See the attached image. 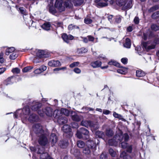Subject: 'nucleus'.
<instances>
[{
  "label": "nucleus",
  "mask_w": 159,
  "mask_h": 159,
  "mask_svg": "<svg viewBox=\"0 0 159 159\" xmlns=\"http://www.w3.org/2000/svg\"><path fill=\"white\" fill-rule=\"evenodd\" d=\"M119 142L121 143V147L122 148H126L127 152H131L132 151V147L131 146H128L126 143L128 140L129 136L127 134H125L123 135L121 131L120 132L118 136H116Z\"/></svg>",
  "instance_id": "nucleus-1"
},
{
  "label": "nucleus",
  "mask_w": 159,
  "mask_h": 159,
  "mask_svg": "<svg viewBox=\"0 0 159 159\" xmlns=\"http://www.w3.org/2000/svg\"><path fill=\"white\" fill-rule=\"evenodd\" d=\"M30 109L29 107H24L22 109L17 110L14 115L16 118L20 117L23 123L27 120V117L31 113Z\"/></svg>",
  "instance_id": "nucleus-2"
},
{
  "label": "nucleus",
  "mask_w": 159,
  "mask_h": 159,
  "mask_svg": "<svg viewBox=\"0 0 159 159\" xmlns=\"http://www.w3.org/2000/svg\"><path fill=\"white\" fill-rule=\"evenodd\" d=\"M71 113V111H69L68 110L64 109L62 108L61 111L58 110L54 111V117L57 119L58 122L60 124H63L66 123L67 122V120L65 118L64 119L62 118V117L60 118V113L63 114L66 116H68Z\"/></svg>",
  "instance_id": "nucleus-3"
},
{
  "label": "nucleus",
  "mask_w": 159,
  "mask_h": 159,
  "mask_svg": "<svg viewBox=\"0 0 159 159\" xmlns=\"http://www.w3.org/2000/svg\"><path fill=\"white\" fill-rule=\"evenodd\" d=\"M89 131L86 129L82 128L79 130L77 131L76 135L79 139L83 138L86 139L89 138Z\"/></svg>",
  "instance_id": "nucleus-4"
},
{
  "label": "nucleus",
  "mask_w": 159,
  "mask_h": 159,
  "mask_svg": "<svg viewBox=\"0 0 159 159\" xmlns=\"http://www.w3.org/2000/svg\"><path fill=\"white\" fill-rule=\"evenodd\" d=\"M117 3L124 9H129L132 7L131 0H117Z\"/></svg>",
  "instance_id": "nucleus-5"
},
{
  "label": "nucleus",
  "mask_w": 159,
  "mask_h": 159,
  "mask_svg": "<svg viewBox=\"0 0 159 159\" xmlns=\"http://www.w3.org/2000/svg\"><path fill=\"white\" fill-rule=\"evenodd\" d=\"M87 146L88 148H85L83 150V153L86 154H88L90 153V151L89 148L93 150V151L96 149L95 144L93 141L91 140L88 141L87 143Z\"/></svg>",
  "instance_id": "nucleus-6"
},
{
  "label": "nucleus",
  "mask_w": 159,
  "mask_h": 159,
  "mask_svg": "<svg viewBox=\"0 0 159 159\" xmlns=\"http://www.w3.org/2000/svg\"><path fill=\"white\" fill-rule=\"evenodd\" d=\"M54 6L58 11L62 12L65 11V7L62 0H56Z\"/></svg>",
  "instance_id": "nucleus-7"
},
{
  "label": "nucleus",
  "mask_w": 159,
  "mask_h": 159,
  "mask_svg": "<svg viewBox=\"0 0 159 159\" xmlns=\"http://www.w3.org/2000/svg\"><path fill=\"white\" fill-rule=\"evenodd\" d=\"M46 52L43 50H40L39 49H36L34 51V55L36 56L35 59L34 60V62L35 63H38L40 62V61H38L37 60V57L38 58H41L43 57H46Z\"/></svg>",
  "instance_id": "nucleus-8"
},
{
  "label": "nucleus",
  "mask_w": 159,
  "mask_h": 159,
  "mask_svg": "<svg viewBox=\"0 0 159 159\" xmlns=\"http://www.w3.org/2000/svg\"><path fill=\"white\" fill-rule=\"evenodd\" d=\"M32 130L38 136L44 134L42 126L39 124L34 125L33 126Z\"/></svg>",
  "instance_id": "nucleus-9"
},
{
  "label": "nucleus",
  "mask_w": 159,
  "mask_h": 159,
  "mask_svg": "<svg viewBox=\"0 0 159 159\" xmlns=\"http://www.w3.org/2000/svg\"><path fill=\"white\" fill-rule=\"evenodd\" d=\"M104 2H102L101 1L97 2V6L98 7H106L109 4H112L114 2V0H103Z\"/></svg>",
  "instance_id": "nucleus-10"
},
{
  "label": "nucleus",
  "mask_w": 159,
  "mask_h": 159,
  "mask_svg": "<svg viewBox=\"0 0 159 159\" xmlns=\"http://www.w3.org/2000/svg\"><path fill=\"white\" fill-rule=\"evenodd\" d=\"M39 143L42 146H45L48 143V140L47 138L44 135V134H43L39 136Z\"/></svg>",
  "instance_id": "nucleus-11"
},
{
  "label": "nucleus",
  "mask_w": 159,
  "mask_h": 159,
  "mask_svg": "<svg viewBox=\"0 0 159 159\" xmlns=\"http://www.w3.org/2000/svg\"><path fill=\"white\" fill-rule=\"evenodd\" d=\"M38 119L39 118L37 115L33 113H31L27 117V120L30 122H34L37 121Z\"/></svg>",
  "instance_id": "nucleus-12"
},
{
  "label": "nucleus",
  "mask_w": 159,
  "mask_h": 159,
  "mask_svg": "<svg viewBox=\"0 0 159 159\" xmlns=\"http://www.w3.org/2000/svg\"><path fill=\"white\" fill-rule=\"evenodd\" d=\"M45 114L47 116L52 117V116L54 117V112L53 113L52 109L50 107H47L44 109Z\"/></svg>",
  "instance_id": "nucleus-13"
},
{
  "label": "nucleus",
  "mask_w": 159,
  "mask_h": 159,
  "mask_svg": "<svg viewBox=\"0 0 159 159\" xmlns=\"http://www.w3.org/2000/svg\"><path fill=\"white\" fill-rule=\"evenodd\" d=\"M63 130L66 133L68 134L69 137L72 135V133L71 132V129L70 126L67 125H65L63 126Z\"/></svg>",
  "instance_id": "nucleus-14"
},
{
  "label": "nucleus",
  "mask_w": 159,
  "mask_h": 159,
  "mask_svg": "<svg viewBox=\"0 0 159 159\" xmlns=\"http://www.w3.org/2000/svg\"><path fill=\"white\" fill-rule=\"evenodd\" d=\"M15 80L16 78L14 76H11L5 80L4 84L7 85L11 84L16 82Z\"/></svg>",
  "instance_id": "nucleus-15"
},
{
  "label": "nucleus",
  "mask_w": 159,
  "mask_h": 159,
  "mask_svg": "<svg viewBox=\"0 0 159 159\" xmlns=\"http://www.w3.org/2000/svg\"><path fill=\"white\" fill-rule=\"evenodd\" d=\"M42 106L41 104L38 102H33L32 105L31 109L33 111H37Z\"/></svg>",
  "instance_id": "nucleus-16"
},
{
  "label": "nucleus",
  "mask_w": 159,
  "mask_h": 159,
  "mask_svg": "<svg viewBox=\"0 0 159 159\" xmlns=\"http://www.w3.org/2000/svg\"><path fill=\"white\" fill-rule=\"evenodd\" d=\"M62 38L64 41L67 43H69L70 40H72L74 38L73 36L71 35H67L65 34H63L62 35Z\"/></svg>",
  "instance_id": "nucleus-17"
},
{
  "label": "nucleus",
  "mask_w": 159,
  "mask_h": 159,
  "mask_svg": "<svg viewBox=\"0 0 159 159\" xmlns=\"http://www.w3.org/2000/svg\"><path fill=\"white\" fill-rule=\"evenodd\" d=\"M48 65L50 66L57 67L61 66L60 62L57 60H52L49 61L48 63Z\"/></svg>",
  "instance_id": "nucleus-18"
},
{
  "label": "nucleus",
  "mask_w": 159,
  "mask_h": 159,
  "mask_svg": "<svg viewBox=\"0 0 159 159\" xmlns=\"http://www.w3.org/2000/svg\"><path fill=\"white\" fill-rule=\"evenodd\" d=\"M149 42H143V47L147 50L153 49L155 48V45L154 44H149Z\"/></svg>",
  "instance_id": "nucleus-19"
},
{
  "label": "nucleus",
  "mask_w": 159,
  "mask_h": 159,
  "mask_svg": "<svg viewBox=\"0 0 159 159\" xmlns=\"http://www.w3.org/2000/svg\"><path fill=\"white\" fill-rule=\"evenodd\" d=\"M119 134H117L115 136V137L113 138V139H109L108 142V143L110 145H114L116 146L118 142H119V141L118 140L117 137L116 138V136L117 135L118 136Z\"/></svg>",
  "instance_id": "nucleus-20"
},
{
  "label": "nucleus",
  "mask_w": 159,
  "mask_h": 159,
  "mask_svg": "<svg viewBox=\"0 0 159 159\" xmlns=\"http://www.w3.org/2000/svg\"><path fill=\"white\" fill-rule=\"evenodd\" d=\"M47 69V67L45 66H42L39 68H38L35 70L34 72L35 74H39L43 72Z\"/></svg>",
  "instance_id": "nucleus-21"
},
{
  "label": "nucleus",
  "mask_w": 159,
  "mask_h": 159,
  "mask_svg": "<svg viewBox=\"0 0 159 159\" xmlns=\"http://www.w3.org/2000/svg\"><path fill=\"white\" fill-rule=\"evenodd\" d=\"M70 114L71 118L73 120L79 121L81 119L80 116L77 115L75 112L71 111Z\"/></svg>",
  "instance_id": "nucleus-22"
},
{
  "label": "nucleus",
  "mask_w": 159,
  "mask_h": 159,
  "mask_svg": "<svg viewBox=\"0 0 159 159\" xmlns=\"http://www.w3.org/2000/svg\"><path fill=\"white\" fill-rule=\"evenodd\" d=\"M50 140L52 144L54 145L57 141V137L55 134L52 133L50 136Z\"/></svg>",
  "instance_id": "nucleus-23"
},
{
  "label": "nucleus",
  "mask_w": 159,
  "mask_h": 159,
  "mask_svg": "<svg viewBox=\"0 0 159 159\" xmlns=\"http://www.w3.org/2000/svg\"><path fill=\"white\" fill-rule=\"evenodd\" d=\"M102 64V62L98 61L92 62L90 65L93 68H96L100 67Z\"/></svg>",
  "instance_id": "nucleus-24"
},
{
  "label": "nucleus",
  "mask_w": 159,
  "mask_h": 159,
  "mask_svg": "<svg viewBox=\"0 0 159 159\" xmlns=\"http://www.w3.org/2000/svg\"><path fill=\"white\" fill-rule=\"evenodd\" d=\"M42 28L45 30H50L51 24L49 22H47L44 23L42 26Z\"/></svg>",
  "instance_id": "nucleus-25"
},
{
  "label": "nucleus",
  "mask_w": 159,
  "mask_h": 159,
  "mask_svg": "<svg viewBox=\"0 0 159 159\" xmlns=\"http://www.w3.org/2000/svg\"><path fill=\"white\" fill-rule=\"evenodd\" d=\"M15 51V49L14 47H11L7 48L5 51V54L8 55L10 54H11Z\"/></svg>",
  "instance_id": "nucleus-26"
},
{
  "label": "nucleus",
  "mask_w": 159,
  "mask_h": 159,
  "mask_svg": "<svg viewBox=\"0 0 159 159\" xmlns=\"http://www.w3.org/2000/svg\"><path fill=\"white\" fill-rule=\"evenodd\" d=\"M120 157H122L123 159H132L131 157L127 154L126 152L125 151L121 152L120 155Z\"/></svg>",
  "instance_id": "nucleus-27"
},
{
  "label": "nucleus",
  "mask_w": 159,
  "mask_h": 159,
  "mask_svg": "<svg viewBox=\"0 0 159 159\" xmlns=\"http://www.w3.org/2000/svg\"><path fill=\"white\" fill-rule=\"evenodd\" d=\"M40 159H53L51 158L48 153L45 152L42 153L40 155Z\"/></svg>",
  "instance_id": "nucleus-28"
},
{
  "label": "nucleus",
  "mask_w": 159,
  "mask_h": 159,
  "mask_svg": "<svg viewBox=\"0 0 159 159\" xmlns=\"http://www.w3.org/2000/svg\"><path fill=\"white\" fill-rule=\"evenodd\" d=\"M117 72L122 74H125L127 72V69L126 68L121 67L118 69Z\"/></svg>",
  "instance_id": "nucleus-29"
},
{
  "label": "nucleus",
  "mask_w": 159,
  "mask_h": 159,
  "mask_svg": "<svg viewBox=\"0 0 159 159\" xmlns=\"http://www.w3.org/2000/svg\"><path fill=\"white\" fill-rule=\"evenodd\" d=\"M59 144L61 148H64L68 145V142L67 141H60Z\"/></svg>",
  "instance_id": "nucleus-30"
},
{
  "label": "nucleus",
  "mask_w": 159,
  "mask_h": 159,
  "mask_svg": "<svg viewBox=\"0 0 159 159\" xmlns=\"http://www.w3.org/2000/svg\"><path fill=\"white\" fill-rule=\"evenodd\" d=\"M131 45V43L130 40L128 38L126 39L125 42L124 44V47L126 48H129L130 47Z\"/></svg>",
  "instance_id": "nucleus-31"
},
{
  "label": "nucleus",
  "mask_w": 159,
  "mask_h": 159,
  "mask_svg": "<svg viewBox=\"0 0 159 159\" xmlns=\"http://www.w3.org/2000/svg\"><path fill=\"white\" fill-rule=\"evenodd\" d=\"M145 75V72L141 70H138L136 71V76L138 77H143Z\"/></svg>",
  "instance_id": "nucleus-32"
},
{
  "label": "nucleus",
  "mask_w": 159,
  "mask_h": 159,
  "mask_svg": "<svg viewBox=\"0 0 159 159\" xmlns=\"http://www.w3.org/2000/svg\"><path fill=\"white\" fill-rule=\"evenodd\" d=\"M81 125L86 127L90 126L91 125V121L86 120H83L81 122Z\"/></svg>",
  "instance_id": "nucleus-33"
},
{
  "label": "nucleus",
  "mask_w": 159,
  "mask_h": 159,
  "mask_svg": "<svg viewBox=\"0 0 159 159\" xmlns=\"http://www.w3.org/2000/svg\"><path fill=\"white\" fill-rule=\"evenodd\" d=\"M72 2L75 6H80L83 2V0H73Z\"/></svg>",
  "instance_id": "nucleus-34"
},
{
  "label": "nucleus",
  "mask_w": 159,
  "mask_h": 159,
  "mask_svg": "<svg viewBox=\"0 0 159 159\" xmlns=\"http://www.w3.org/2000/svg\"><path fill=\"white\" fill-rule=\"evenodd\" d=\"M77 146L80 148H82L85 146V143L83 141L79 140L77 142Z\"/></svg>",
  "instance_id": "nucleus-35"
},
{
  "label": "nucleus",
  "mask_w": 159,
  "mask_h": 159,
  "mask_svg": "<svg viewBox=\"0 0 159 159\" xmlns=\"http://www.w3.org/2000/svg\"><path fill=\"white\" fill-rule=\"evenodd\" d=\"M18 55L17 52L15 51L10 55L9 58L11 60H14L18 57Z\"/></svg>",
  "instance_id": "nucleus-36"
},
{
  "label": "nucleus",
  "mask_w": 159,
  "mask_h": 159,
  "mask_svg": "<svg viewBox=\"0 0 159 159\" xmlns=\"http://www.w3.org/2000/svg\"><path fill=\"white\" fill-rule=\"evenodd\" d=\"M113 116L115 118H118L124 121H125V119L123 118L121 115L116 113V112H114L113 113Z\"/></svg>",
  "instance_id": "nucleus-37"
},
{
  "label": "nucleus",
  "mask_w": 159,
  "mask_h": 159,
  "mask_svg": "<svg viewBox=\"0 0 159 159\" xmlns=\"http://www.w3.org/2000/svg\"><path fill=\"white\" fill-rule=\"evenodd\" d=\"M114 134L112 131L110 129H107L106 132V135L108 137L112 136Z\"/></svg>",
  "instance_id": "nucleus-38"
},
{
  "label": "nucleus",
  "mask_w": 159,
  "mask_h": 159,
  "mask_svg": "<svg viewBox=\"0 0 159 159\" xmlns=\"http://www.w3.org/2000/svg\"><path fill=\"white\" fill-rule=\"evenodd\" d=\"M95 134L99 138H103V137L104 136L103 132L100 131H97L95 133Z\"/></svg>",
  "instance_id": "nucleus-39"
},
{
  "label": "nucleus",
  "mask_w": 159,
  "mask_h": 159,
  "mask_svg": "<svg viewBox=\"0 0 159 159\" xmlns=\"http://www.w3.org/2000/svg\"><path fill=\"white\" fill-rule=\"evenodd\" d=\"M108 64L110 65H114L116 66H119L120 64L114 60H111L108 62Z\"/></svg>",
  "instance_id": "nucleus-40"
},
{
  "label": "nucleus",
  "mask_w": 159,
  "mask_h": 159,
  "mask_svg": "<svg viewBox=\"0 0 159 159\" xmlns=\"http://www.w3.org/2000/svg\"><path fill=\"white\" fill-rule=\"evenodd\" d=\"M73 2L70 1H68L64 3L65 6L66 7H71L73 6Z\"/></svg>",
  "instance_id": "nucleus-41"
},
{
  "label": "nucleus",
  "mask_w": 159,
  "mask_h": 159,
  "mask_svg": "<svg viewBox=\"0 0 159 159\" xmlns=\"http://www.w3.org/2000/svg\"><path fill=\"white\" fill-rule=\"evenodd\" d=\"M77 53H83L87 52V49L83 48L80 49H78L77 50Z\"/></svg>",
  "instance_id": "nucleus-42"
},
{
  "label": "nucleus",
  "mask_w": 159,
  "mask_h": 159,
  "mask_svg": "<svg viewBox=\"0 0 159 159\" xmlns=\"http://www.w3.org/2000/svg\"><path fill=\"white\" fill-rule=\"evenodd\" d=\"M33 68V66H31L26 67L22 69V71L24 73L27 72L30 70L32 69Z\"/></svg>",
  "instance_id": "nucleus-43"
},
{
  "label": "nucleus",
  "mask_w": 159,
  "mask_h": 159,
  "mask_svg": "<svg viewBox=\"0 0 159 159\" xmlns=\"http://www.w3.org/2000/svg\"><path fill=\"white\" fill-rule=\"evenodd\" d=\"M91 128H93L94 129H98L99 127L98 125L96 123L95 124L91 122V125H90V126Z\"/></svg>",
  "instance_id": "nucleus-44"
},
{
  "label": "nucleus",
  "mask_w": 159,
  "mask_h": 159,
  "mask_svg": "<svg viewBox=\"0 0 159 159\" xmlns=\"http://www.w3.org/2000/svg\"><path fill=\"white\" fill-rule=\"evenodd\" d=\"M49 11L52 14H54L56 13L57 11L55 8L53 7H50Z\"/></svg>",
  "instance_id": "nucleus-45"
},
{
  "label": "nucleus",
  "mask_w": 159,
  "mask_h": 159,
  "mask_svg": "<svg viewBox=\"0 0 159 159\" xmlns=\"http://www.w3.org/2000/svg\"><path fill=\"white\" fill-rule=\"evenodd\" d=\"M12 72L14 74H17L19 73L20 72V69L18 68H15L12 69Z\"/></svg>",
  "instance_id": "nucleus-46"
},
{
  "label": "nucleus",
  "mask_w": 159,
  "mask_h": 159,
  "mask_svg": "<svg viewBox=\"0 0 159 159\" xmlns=\"http://www.w3.org/2000/svg\"><path fill=\"white\" fill-rule=\"evenodd\" d=\"M68 28L69 30H72L75 29H79V27L78 26L73 25L72 24H71L69 25Z\"/></svg>",
  "instance_id": "nucleus-47"
},
{
  "label": "nucleus",
  "mask_w": 159,
  "mask_h": 159,
  "mask_svg": "<svg viewBox=\"0 0 159 159\" xmlns=\"http://www.w3.org/2000/svg\"><path fill=\"white\" fill-rule=\"evenodd\" d=\"M151 29L154 31H156L159 30V26L155 24H153L151 26Z\"/></svg>",
  "instance_id": "nucleus-48"
},
{
  "label": "nucleus",
  "mask_w": 159,
  "mask_h": 159,
  "mask_svg": "<svg viewBox=\"0 0 159 159\" xmlns=\"http://www.w3.org/2000/svg\"><path fill=\"white\" fill-rule=\"evenodd\" d=\"M4 53L3 52H1L0 53V63H4L5 59L3 58Z\"/></svg>",
  "instance_id": "nucleus-49"
},
{
  "label": "nucleus",
  "mask_w": 159,
  "mask_h": 159,
  "mask_svg": "<svg viewBox=\"0 0 159 159\" xmlns=\"http://www.w3.org/2000/svg\"><path fill=\"white\" fill-rule=\"evenodd\" d=\"M115 22L117 23H120L121 21V16H116L115 18Z\"/></svg>",
  "instance_id": "nucleus-50"
},
{
  "label": "nucleus",
  "mask_w": 159,
  "mask_h": 159,
  "mask_svg": "<svg viewBox=\"0 0 159 159\" xmlns=\"http://www.w3.org/2000/svg\"><path fill=\"white\" fill-rule=\"evenodd\" d=\"M159 17V11H157L154 13L152 15V17L156 19Z\"/></svg>",
  "instance_id": "nucleus-51"
},
{
  "label": "nucleus",
  "mask_w": 159,
  "mask_h": 159,
  "mask_svg": "<svg viewBox=\"0 0 159 159\" xmlns=\"http://www.w3.org/2000/svg\"><path fill=\"white\" fill-rule=\"evenodd\" d=\"M80 64L79 62H75L71 64L69 66L70 68H73L75 67L78 66Z\"/></svg>",
  "instance_id": "nucleus-52"
},
{
  "label": "nucleus",
  "mask_w": 159,
  "mask_h": 159,
  "mask_svg": "<svg viewBox=\"0 0 159 159\" xmlns=\"http://www.w3.org/2000/svg\"><path fill=\"white\" fill-rule=\"evenodd\" d=\"M109 152L112 157H114L115 156L116 152L112 149H109Z\"/></svg>",
  "instance_id": "nucleus-53"
},
{
  "label": "nucleus",
  "mask_w": 159,
  "mask_h": 159,
  "mask_svg": "<svg viewBox=\"0 0 159 159\" xmlns=\"http://www.w3.org/2000/svg\"><path fill=\"white\" fill-rule=\"evenodd\" d=\"M38 114L41 116H43L44 115V114H45L44 109L43 110H39V109L38 111Z\"/></svg>",
  "instance_id": "nucleus-54"
},
{
  "label": "nucleus",
  "mask_w": 159,
  "mask_h": 159,
  "mask_svg": "<svg viewBox=\"0 0 159 159\" xmlns=\"http://www.w3.org/2000/svg\"><path fill=\"white\" fill-rule=\"evenodd\" d=\"M159 8L158 6V5H155L152 7L149 10L150 12H152L155 11Z\"/></svg>",
  "instance_id": "nucleus-55"
},
{
  "label": "nucleus",
  "mask_w": 159,
  "mask_h": 159,
  "mask_svg": "<svg viewBox=\"0 0 159 159\" xmlns=\"http://www.w3.org/2000/svg\"><path fill=\"white\" fill-rule=\"evenodd\" d=\"M92 20L90 18H85L84 20V22L86 24H90L92 22Z\"/></svg>",
  "instance_id": "nucleus-56"
},
{
  "label": "nucleus",
  "mask_w": 159,
  "mask_h": 159,
  "mask_svg": "<svg viewBox=\"0 0 159 159\" xmlns=\"http://www.w3.org/2000/svg\"><path fill=\"white\" fill-rule=\"evenodd\" d=\"M107 157V155L106 153H102L100 155V158L101 159H106Z\"/></svg>",
  "instance_id": "nucleus-57"
},
{
  "label": "nucleus",
  "mask_w": 159,
  "mask_h": 159,
  "mask_svg": "<svg viewBox=\"0 0 159 159\" xmlns=\"http://www.w3.org/2000/svg\"><path fill=\"white\" fill-rule=\"evenodd\" d=\"M19 10L21 13L23 14H26V10L23 7H20L19 8Z\"/></svg>",
  "instance_id": "nucleus-58"
},
{
  "label": "nucleus",
  "mask_w": 159,
  "mask_h": 159,
  "mask_svg": "<svg viewBox=\"0 0 159 159\" xmlns=\"http://www.w3.org/2000/svg\"><path fill=\"white\" fill-rule=\"evenodd\" d=\"M71 125L72 127L74 128H78V124L76 122H73L71 123Z\"/></svg>",
  "instance_id": "nucleus-59"
},
{
  "label": "nucleus",
  "mask_w": 159,
  "mask_h": 159,
  "mask_svg": "<svg viewBox=\"0 0 159 159\" xmlns=\"http://www.w3.org/2000/svg\"><path fill=\"white\" fill-rule=\"evenodd\" d=\"M121 60V62L124 64H126L127 63L128 59L126 58H123Z\"/></svg>",
  "instance_id": "nucleus-60"
},
{
  "label": "nucleus",
  "mask_w": 159,
  "mask_h": 159,
  "mask_svg": "<svg viewBox=\"0 0 159 159\" xmlns=\"http://www.w3.org/2000/svg\"><path fill=\"white\" fill-rule=\"evenodd\" d=\"M74 71L77 74H80L81 72V70L78 68H74Z\"/></svg>",
  "instance_id": "nucleus-61"
},
{
  "label": "nucleus",
  "mask_w": 159,
  "mask_h": 159,
  "mask_svg": "<svg viewBox=\"0 0 159 159\" xmlns=\"http://www.w3.org/2000/svg\"><path fill=\"white\" fill-rule=\"evenodd\" d=\"M134 21L136 24H138L139 22V19L137 17H135L134 19Z\"/></svg>",
  "instance_id": "nucleus-62"
},
{
  "label": "nucleus",
  "mask_w": 159,
  "mask_h": 159,
  "mask_svg": "<svg viewBox=\"0 0 159 159\" xmlns=\"http://www.w3.org/2000/svg\"><path fill=\"white\" fill-rule=\"evenodd\" d=\"M103 114L105 115H108L111 113V111L108 110H103Z\"/></svg>",
  "instance_id": "nucleus-63"
},
{
  "label": "nucleus",
  "mask_w": 159,
  "mask_h": 159,
  "mask_svg": "<svg viewBox=\"0 0 159 159\" xmlns=\"http://www.w3.org/2000/svg\"><path fill=\"white\" fill-rule=\"evenodd\" d=\"M88 38L89 40L90 41H93L94 39V38L93 37L90 35L88 36Z\"/></svg>",
  "instance_id": "nucleus-64"
}]
</instances>
